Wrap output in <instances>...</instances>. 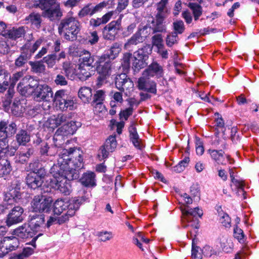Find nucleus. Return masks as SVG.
Listing matches in <instances>:
<instances>
[{"instance_id": "f257e3e1", "label": "nucleus", "mask_w": 259, "mask_h": 259, "mask_svg": "<svg viewBox=\"0 0 259 259\" xmlns=\"http://www.w3.org/2000/svg\"><path fill=\"white\" fill-rule=\"evenodd\" d=\"M82 161L78 150L63 149L59 155L57 163L50 169L53 176L50 180V186L65 195H69L71 192L69 181L78 178V169L83 166Z\"/></svg>"}, {"instance_id": "f03ea898", "label": "nucleus", "mask_w": 259, "mask_h": 259, "mask_svg": "<svg viewBox=\"0 0 259 259\" xmlns=\"http://www.w3.org/2000/svg\"><path fill=\"white\" fill-rule=\"evenodd\" d=\"M79 21L75 17L67 16L60 22L58 31L59 34H63L65 39L73 41L77 38L78 33L80 30Z\"/></svg>"}, {"instance_id": "7ed1b4c3", "label": "nucleus", "mask_w": 259, "mask_h": 259, "mask_svg": "<svg viewBox=\"0 0 259 259\" xmlns=\"http://www.w3.org/2000/svg\"><path fill=\"white\" fill-rule=\"evenodd\" d=\"M182 224L184 228L190 227L189 230L191 236L196 233L198 229V220L197 217H201L203 215V211L199 207H197L193 209L188 206L182 210Z\"/></svg>"}, {"instance_id": "20e7f679", "label": "nucleus", "mask_w": 259, "mask_h": 259, "mask_svg": "<svg viewBox=\"0 0 259 259\" xmlns=\"http://www.w3.org/2000/svg\"><path fill=\"white\" fill-rule=\"evenodd\" d=\"M37 8L42 11L43 17L52 21L58 19L63 15L60 3L57 0H40Z\"/></svg>"}, {"instance_id": "39448f33", "label": "nucleus", "mask_w": 259, "mask_h": 259, "mask_svg": "<svg viewBox=\"0 0 259 259\" xmlns=\"http://www.w3.org/2000/svg\"><path fill=\"white\" fill-rule=\"evenodd\" d=\"M53 100L56 107L62 111L72 110L74 108V97L64 90L57 91Z\"/></svg>"}, {"instance_id": "423d86ee", "label": "nucleus", "mask_w": 259, "mask_h": 259, "mask_svg": "<svg viewBox=\"0 0 259 259\" xmlns=\"http://www.w3.org/2000/svg\"><path fill=\"white\" fill-rule=\"evenodd\" d=\"M7 232L6 228L0 226V257H3L9 251L15 250L19 246V241L16 237H4Z\"/></svg>"}, {"instance_id": "0eeeda50", "label": "nucleus", "mask_w": 259, "mask_h": 259, "mask_svg": "<svg viewBox=\"0 0 259 259\" xmlns=\"http://www.w3.org/2000/svg\"><path fill=\"white\" fill-rule=\"evenodd\" d=\"M81 126L79 122L72 120L68 121L67 124H65L59 128L55 133L53 139L56 146L60 145L61 143L57 142L63 139V136L67 135H73L79 127Z\"/></svg>"}, {"instance_id": "6e6552de", "label": "nucleus", "mask_w": 259, "mask_h": 259, "mask_svg": "<svg viewBox=\"0 0 259 259\" xmlns=\"http://www.w3.org/2000/svg\"><path fill=\"white\" fill-rule=\"evenodd\" d=\"M53 200L42 195L34 196L31 203L33 211L48 213L51 211Z\"/></svg>"}, {"instance_id": "1a4fd4ad", "label": "nucleus", "mask_w": 259, "mask_h": 259, "mask_svg": "<svg viewBox=\"0 0 259 259\" xmlns=\"http://www.w3.org/2000/svg\"><path fill=\"white\" fill-rule=\"evenodd\" d=\"M86 201L84 197H74L70 199L67 203L66 212L58 219L59 224H62L68 220L69 218L74 215L76 211L78 209L80 205Z\"/></svg>"}, {"instance_id": "9d476101", "label": "nucleus", "mask_w": 259, "mask_h": 259, "mask_svg": "<svg viewBox=\"0 0 259 259\" xmlns=\"http://www.w3.org/2000/svg\"><path fill=\"white\" fill-rule=\"evenodd\" d=\"M96 63L97 70L99 74L98 79L100 83H102L107 77L111 75V61L105 59V56H101L98 57Z\"/></svg>"}, {"instance_id": "9b49d317", "label": "nucleus", "mask_w": 259, "mask_h": 259, "mask_svg": "<svg viewBox=\"0 0 259 259\" xmlns=\"http://www.w3.org/2000/svg\"><path fill=\"white\" fill-rule=\"evenodd\" d=\"M8 151V146L5 141H0V176L2 177L9 175L12 169L10 161L5 156L1 155Z\"/></svg>"}, {"instance_id": "f8f14e48", "label": "nucleus", "mask_w": 259, "mask_h": 259, "mask_svg": "<svg viewBox=\"0 0 259 259\" xmlns=\"http://www.w3.org/2000/svg\"><path fill=\"white\" fill-rule=\"evenodd\" d=\"M121 28V18L116 21H112L106 25L103 30V36L104 39L114 40Z\"/></svg>"}, {"instance_id": "ddd939ff", "label": "nucleus", "mask_w": 259, "mask_h": 259, "mask_svg": "<svg viewBox=\"0 0 259 259\" xmlns=\"http://www.w3.org/2000/svg\"><path fill=\"white\" fill-rule=\"evenodd\" d=\"M117 146L115 136H110L106 140L104 145L99 150L98 156L100 160L108 157L110 153L113 152Z\"/></svg>"}, {"instance_id": "4468645a", "label": "nucleus", "mask_w": 259, "mask_h": 259, "mask_svg": "<svg viewBox=\"0 0 259 259\" xmlns=\"http://www.w3.org/2000/svg\"><path fill=\"white\" fill-rule=\"evenodd\" d=\"M34 98L36 101H49L53 96L52 89L47 84H41L35 89Z\"/></svg>"}, {"instance_id": "2eb2a0df", "label": "nucleus", "mask_w": 259, "mask_h": 259, "mask_svg": "<svg viewBox=\"0 0 259 259\" xmlns=\"http://www.w3.org/2000/svg\"><path fill=\"white\" fill-rule=\"evenodd\" d=\"M108 2H103L96 6L89 4L83 7L78 12V16L81 18L86 16H92L95 13L100 12L104 8L107 6Z\"/></svg>"}, {"instance_id": "dca6fc26", "label": "nucleus", "mask_w": 259, "mask_h": 259, "mask_svg": "<svg viewBox=\"0 0 259 259\" xmlns=\"http://www.w3.org/2000/svg\"><path fill=\"white\" fill-rule=\"evenodd\" d=\"M23 209L20 206L14 207L7 215L6 223L8 227L21 222L24 219Z\"/></svg>"}, {"instance_id": "f3484780", "label": "nucleus", "mask_w": 259, "mask_h": 259, "mask_svg": "<svg viewBox=\"0 0 259 259\" xmlns=\"http://www.w3.org/2000/svg\"><path fill=\"white\" fill-rule=\"evenodd\" d=\"M115 84L117 89L123 92L130 90L134 87L133 81L125 73L118 74L116 76Z\"/></svg>"}, {"instance_id": "a211bd4d", "label": "nucleus", "mask_w": 259, "mask_h": 259, "mask_svg": "<svg viewBox=\"0 0 259 259\" xmlns=\"http://www.w3.org/2000/svg\"><path fill=\"white\" fill-rule=\"evenodd\" d=\"M138 87L140 90L156 94L157 93L156 84L149 78L142 76L138 80Z\"/></svg>"}, {"instance_id": "6ab92c4d", "label": "nucleus", "mask_w": 259, "mask_h": 259, "mask_svg": "<svg viewBox=\"0 0 259 259\" xmlns=\"http://www.w3.org/2000/svg\"><path fill=\"white\" fill-rule=\"evenodd\" d=\"M16 124L14 122H11L8 125L6 122L1 121L0 122V137L2 138L0 141H5L6 145L9 149L7 138L9 136H12L16 132Z\"/></svg>"}, {"instance_id": "aec40b11", "label": "nucleus", "mask_w": 259, "mask_h": 259, "mask_svg": "<svg viewBox=\"0 0 259 259\" xmlns=\"http://www.w3.org/2000/svg\"><path fill=\"white\" fill-rule=\"evenodd\" d=\"M208 153L210 154L212 159L219 164L226 165L225 158L230 164H233L234 162V160L230 157V155H225L223 149L220 150L209 149Z\"/></svg>"}, {"instance_id": "412c9836", "label": "nucleus", "mask_w": 259, "mask_h": 259, "mask_svg": "<svg viewBox=\"0 0 259 259\" xmlns=\"http://www.w3.org/2000/svg\"><path fill=\"white\" fill-rule=\"evenodd\" d=\"M28 225L33 232L41 231L42 229L46 226L44 214H34L30 216Z\"/></svg>"}, {"instance_id": "4be33fe9", "label": "nucleus", "mask_w": 259, "mask_h": 259, "mask_svg": "<svg viewBox=\"0 0 259 259\" xmlns=\"http://www.w3.org/2000/svg\"><path fill=\"white\" fill-rule=\"evenodd\" d=\"M46 176H41L34 172H29L26 178L27 186L33 189L40 187Z\"/></svg>"}, {"instance_id": "5701e85b", "label": "nucleus", "mask_w": 259, "mask_h": 259, "mask_svg": "<svg viewBox=\"0 0 259 259\" xmlns=\"http://www.w3.org/2000/svg\"><path fill=\"white\" fill-rule=\"evenodd\" d=\"M148 56L143 49H140L134 53L133 58L134 61L133 62V66L137 69L144 67L145 61Z\"/></svg>"}, {"instance_id": "b1692460", "label": "nucleus", "mask_w": 259, "mask_h": 259, "mask_svg": "<svg viewBox=\"0 0 259 259\" xmlns=\"http://www.w3.org/2000/svg\"><path fill=\"white\" fill-rule=\"evenodd\" d=\"M144 75L151 77L156 76L157 78L161 77L163 75V67L157 62H153L145 70Z\"/></svg>"}, {"instance_id": "393cba45", "label": "nucleus", "mask_w": 259, "mask_h": 259, "mask_svg": "<svg viewBox=\"0 0 259 259\" xmlns=\"http://www.w3.org/2000/svg\"><path fill=\"white\" fill-rule=\"evenodd\" d=\"M25 33V29L24 26L19 27H13L7 29L5 37L13 40L17 39L24 36Z\"/></svg>"}, {"instance_id": "a878e982", "label": "nucleus", "mask_w": 259, "mask_h": 259, "mask_svg": "<svg viewBox=\"0 0 259 259\" xmlns=\"http://www.w3.org/2000/svg\"><path fill=\"white\" fill-rule=\"evenodd\" d=\"M32 229L28 225L25 224L13 231V234L17 237L25 239L29 237H32L33 232Z\"/></svg>"}, {"instance_id": "bb28decb", "label": "nucleus", "mask_w": 259, "mask_h": 259, "mask_svg": "<svg viewBox=\"0 0 259 259\" xmlns=\"http://www.w3.org/2000/svg\"><path fill=\"white\" fill-rule=\"evenodd\" d=\"M24 23L30 24L36 28H39L42 21L40 14L35 12L31 13L24 19Z\"/></svg>"}, {"instance_id": "cd10ccee", "label": "nucleus", "mask_w": 259, "mask_h": 259, "mask_svg": "<svg viewBox=\"0 0 259 259\" xmlns=\"http://www.w3.org/2000/svg\"><path fill=\"white\" fill-rule=\"evenodd\" d=\"M20 188L18 187H11L5 194L4 199L8 201L9 204H13L15 202H16L17 199H20Z\"/></svg>"}, {"instance_id": "c85d7f7f", "label": "nucleus", "mask_w": 259, "mask_h": 259, "mask_svg": "<svg viewBox=\"0 0 259 259\" xmlns=\"http://www.w3.org/2000/svg\"><path fill=\"white\" fill-rule=\"evenodd\" d=\"M77 65L70 62H65L63 64V69L64 71L66 76L71 79L74 78V76H77Z\"/></svg>"}, {"instance_id": "c756f323", "label": "nucleus", "mask_w": 259, "mask_h": 259, "mask_svg": "<svg viewBox=\"0 0 259 259\" xmlns=\"http://www.w3.org/2000/svg\"><path fill=\"white\" fill-rule=\"evenodd\" d=\"M93 67L88 66L82 64L79 65L77 69V76L81 80H85L90 77L91 75L92 70Z\"/></svg>"}, {"instance_id": "7c9ffc66", "label": "nucleus", "mask_w": 259, "mask_h": 259, "mask_svg": "<svg viewBox=\"0 0 259 259\" xmlns=\"http://www.w3.org/2000/svg\"><path fill=\"white\" fill-rule=\"evenodd\" d=\"M128 130L130 140L134 146L138 149H141L142 148L141 140L139 138L136 127L133 125H131L130 126Z\"/></svg>"}, {"instance_id": "2f4dec72", "label": "nucleus", "mask_w": 259, "mask_h": 259, "mask_svg": "<svg viewBox=\"0 0 259 259\" xmlns=\"http://www.w3.org/2000/svg\"><path fill=\"white\" fill-rule=\"evenodd\" d=\"M81 183L85 187H94L96 185L95 174L93 172L84 173L80 179Z\"/></svg>"}, {"instance_id": "473e14b6", "label": "nucleus", "mask_w": 259, "mask_h": 259, "mask_svg": "<svg viewBox=\"0 0 259 259\" xmlns=\"http://www.w3.org/2000/svg\"><path fill=\"white\" fill-rule=\"evenodd\" d=\"M79 61L80 62V64L85 65L86 67H93L96 64L94 63V56H91V53L87 51H83L82 55L80 56Z\"/></svg>"}, {"instance_id": "72a5a7b5", "label": "nucleus", "mask_w": 259, "mask_h": 259, "mask_svg": "<svg viewBox=\"0 0 259 259\" xmlns=\"http://www.w3.org/2000/svg\"><path fill=\"white\" fill-rule=\"evenodd\" d=\"M143 37L137 31L125 43L124 48L125 50H131L134 46L143 42Z\"/></svg>"}, {"instance_id": "f704fd0d", "label": "nucleus", "mask_w": 259, "mask_h": 259, "mask_svg": "<svg viewBox=\"0 0 259 259\" xmlns=\"http://www.w3.org/2000/svg\"><path fill=\"white\" fill-rule=\"evenodd\" d=\"M78 97L84 103H89L92 97V89L89 87H81L78 91Z\"/></svg>"}, {"instance_id": "c9c22d12", "label": "nucleus", "mask_w": 259, "mask_h": 259, "mask_svg": "<svg viewBox=\"0 0 259 259\" xmlns=\"http://www.w3.org/2000/svg\"><path fill=\"white\" fill-rule=\"evenodd\" d=\"M120 51L121 48L119 44L114 43L107 52V54H104L102 56H105V59L111 61V60H114L116 58Z\"/></svg>"}, {"instance_id": "e433bc0d", "label": "nucleus", "mask_w": 259, "mask_h": 259, "mask_svg": "<svg viewBox=\"0 0 259 259\" xmlns=\"http://www.w3.org/2000/svg\"><path fill=\"white\" fill-rule=\"evenodd\" d=\"M30 172H34L41 176H46L47 171L42 164L37 160L29 164Z\"/></svg>"}, {"instance_id": "4c0bfd02", "label": "nucleus", "mask_w": 259, "mask_h": 259, "mask_svg": "<svg viewBox=\"0 0 259 259\" xmlns=\"http://www.w3.org/2000/svg\"><path fill=\"white\" fill-rule=\"evenodd\" d=\"M67 203L64 202L62 199H58L56 200L53 205V210L55 214L60 215L64 211L66 212L67 209Z\"/></svg>"}, {"instance_id": "58836bf2", "label": "nucleus", "mask_w": 259, "mask_h": 259, "mask_svg": "<svg viewBox=\"0 0 259 259\" xmlns=\"http://www.w3.org/2000/svg\"><path fill=\"white\" fill-rule=\"evenodd\" d=\"M30 54H28L24 50L20 55L16 59L15 65L17 67H21L24 66L27 61L30 58Z\"/></svg>"}, {"instance_id": "ea45409f", "label": "nucleus", "mask_w": 259, "mask_h": 259, "mask_svg": "<svg viewBox=\"0 0 259 259\" xmlns=\"http://www.w3.org/2000/svg\"><path fill=\"white\" fill-rule=\"evenodd\" d=\"M16 140L19 145H25L30 141V136L25 130H21L16 135Z\"/></svg>"}, {"instance_id": "a19ab883", "label": "nucleus", "mask_w": 259, "mask_h": 259, "mask_svg": "<svg viewBox=\"0 0 259 259\" xmlns=\"http://www.w3.org/2000/svg\"><path fill=\"white\" fill-rule=\"evenodd\" d=\"M42 42V39H37L32 46L29 42H27L24 46V50L28 52V54L31 56L32 54L38 48Z\"/></svg>"}, {"instance_id": "79ce46f5", "label": "nucleus", "mask_w": 259, "mask_h": 259, "mask_svg": "<svg viewBox=\"0 0 259 259\" xmlns=\"http://www.w3.org/2000/svg\"><path fill=\"white\" fill-rule=\"evenodd\" d=\"M72 117L71 113H60L56 116L58 126L67 124L68 121L71 120Z\"/></svg>"}, {"instance_id": "37998d69", "label": "nucleus", "mask_w": 259, "mask_h": 259, "mask_svg": "<svg viewBox=\"0 0 259 259\" xmlns=\"http://www.w3.org/2000/svg\"><path fill=\"white\" fill-rule=\"evenodd\" d=\"M17 90L22 95L26 96L34 92V90L28 85V83L20 84V82L18 84Z\"/></svg>"}, {"instance_id": "c03bdc74", "label": "nucleus", "mask_w": 259, "mask_h": 259, "mask_svg": "<svg viewBox=\"0 0 259 259\" xmlns=\"http://www.w3.org/2000/svg\"><path fill=\"white\" fill-rule=\"evenodd\" d=\"M203 254L206 257H211L212 256H218L219 255L220 251L219 249L209 245H206L202 249Z\"/></svg>"}, {"instance_id": "a18cd8bd", "label": "nucleus", "mask_w": 259, "mask_h": 259, "mask_svg": "<svg viewBox=\"0 0 259 259\" xmlns=\"http://www.w3.org/2000/svg\"><path fill=\"white\" fill-rule=\"evenodd\" d=\"M28 83V85L32 88L34 90L40 84H38V82L37 80L35 79L32 76L30 75H26L24 76L20 80V84L23 83Z\"/></svg>"}, {"instance_id": "49530a36", "label": "nucleus", "mask_w": 259, "mask_h": 259, "mask_svg": "<svg viewBox=\"0 0 259 259\" xmlns=\"http://www.w3.org/2000/svg\"><path fill=\"white\" fill-rule=\"evenodd\" d=\"M189 7L192 10L194 20L197 21L202 13L201 7L198 4L190 3Z\"/></svg>"}, {"instance_id": "de8ad7c7", "label": "nucleus", "mask_w": 259, "mask_h": 259, "mask_svg": "<svg viewBox=\"0 0 259 259\" xmlns=\"http://www.w3.org/2000/svg\"><path fill=\"white\" fill-rule=\"evenodd\" d=\"M32 71L35 73H41L45 71V65L40 61L29 62Z\"/></svg>"}, {"instance_id": "09e8293b", "label": "nucleus", "mask_w": 259, "mask_h": 259, "mask_svg": "<svg viewBox=\"0 0 259 259\" xmlns=\"http://www.w3.org/2000/svg\"><path fill=\"white\" fill-rule=\"evenodd\" d=\"M179 38L176 33L171 32L167 34L166 38V44L168 47H171L178 43Z\"/></svg>"}, {"instance_id": "8fccbe9b", "label": "nucleus", "mask_w": 259, "mask_h": 259, "mask_svg": "<svg viewBox=\"0 0 259 259\" xmlns=\"http://www.w3.org/2000/svg\"><path fill=\"white\" fill-rule=\"evenodd\" d=\"M24 76V72L23 71L17 72L13 74L12 76H10V84L11 89H13L16 82L20 79H22Z\"/></svg>"}, {"instance_id": "3c124183", "label": "nucleus", "mask_w": 259, "mask_h": 259, "mask_svg": "<svg viewBox=\"0 0 259 259\" xmlns=\"http://www.w3.org/2000/svg\"><path fill=\"white\" fill-rule=\"evenodd\" d=\"M43 62L47 64L49 68H53L56 64L57 55L55 54H50L44 57Z\"/></svg>"}, {"instance_id": "603ef678", "label": "nucleus", "mask_w": 259, "mask_h": 259, "mask_svg": "<svg viewBox=\"0 0 259 259\" xmlns=\"http://www.w3.org/2000/svg\"><path fill=\"white\" fill-rule=\"evenodd\" d=\"M189 161V157H185L183 160H181L178 164L174 167V170L177 172L183 171L185 167L187 166Z\"/></svg>"}, {"instance_id": "864d4df0", "label": "nucleus", "mask_w": 259, "mask_h": 259, "mask_svg": "<svg viewBox=\"0 0 259 259\" xmlns=\"http://www.w3.org/2000/svg\"><path fill=\"white\" fill-rule=\"evenodd\" d=\"M152 30L153 31V29L150 26L145 25L142 27H139L137 32H139V34L143 37V40L144 41L145 38L151 33Z\"/></svg>"}, {"instance_id": "5fc2aeb1", "label": "nucleus", "mask_w": 259, "mask_h": 259, "mask_svg": "<svg viewBox=\"0 0 259 259\" xmlns=\"http://www.w3.org/2000/svg\"><path fill=\"white\" fill-rule=\"evenodd\" d=\"M173 27L174 31L172 32L176 33L177 35L183 33L185 29L184 23L182 20H179L174 22Z\"/></svg>"}, {"instance_id": "6e6d98bb", "label": "nucleus", "mask_w": 259, "mask_h": 259, "mask_svg": "<svg viewBox=\"0 0 259 259\" xmlns=\"http://www.w3.org/2000/svg\"><path fill=\"white\" fill-rule=\"evenodd\" d=\"M131 61L132 63L134 61L132 54L130 53L124 54L121 63L122 67L125 69L129 68Z\"/></svg>"}, {"instance_id": "4d7b16f0", "label": "nucleus", "mask_w": 259, "mask_h": 259, "mask_svg": "<svg viewBox=\"0 0 259 259\" xmlns=\"http://www.w3.org/2000/svg\"><path fill=\"white\" fill-rule=\"evenodd\" d=\"M105 97V92L103 90L97 91L93 97L92 104L102 103Z\"/></svg>"}, {"instance_id": "13d9d810", "label": "nucleus", "mask_w": 259, "mask_h": 259, "mask_svg": "<svg viewBox=\"0 0 259 259\" xmlns=\"http://www.w3.org/2000/svg\"><path fill=\"white\" fill-rule=\"evenodd\" d=\"M14 94V90L12 89H9L7 94L5 95V99L3 101V106L5 108H7L9 106L11 103L12 99L13 97Z\"/></svg>"}, {"instance_id": "bf43d9fd", "label": "nucleus", "mask_w": 259, "mask_h": 259, "mask_svg": "<svg viewBox=\"0 0 259 259\" xmlns=\"http://www.w3.org/2000/svg\"><path fill=\"white\" fill-rule=\"evenodd\" d=\"M220 218V223L225 227L230 228L231 226V218L229 215L225 212H222Z\"/></svg>"}, {"instance_id": "052dcab7", "label": "nucleus", "mask_w": 259, "mask_h": 259, "mask_svg": "<svg viewBox=\"0 0 259 259\" xmlns=\"http://www.w3.org/2000/svg\"><path fill=\"white\" fill-rule=\"evenodd\" d=\"M45 126L51 130H54L58 126L56 115L50 117L45 123Z\"/></svg>"}, {"instance_id": "680f3d73", "label": "nucleus", "mask_w": 259, "mask_h": 259, "mask_svg": "<svg viewBox=\"0 0 259 259\" xmlns=\"http://www.w3.org/2000/svg\"><path fill=\"white\" fill-rule=\"evenodd\" d=\"M87 39L88 42L91 45L97 44L99 40L97 32L96 31H90L88 36Z\"/></svg>"}, {"instance_id": "e2e57ef3", "label": "nucleus", "mask_w": 259, "mask_h": 259, "mask_svg": "<svg viewBox=\"0 0 259 259\" xmlns=\"http://www.w3.org/2000/svg\"><path fill=\"white\" fill-rule=\"evenodd\" d=\"M162 42L163 39L161 34H156L152 37V44L156 46L158 49L163 48L164 45Z\"/></svg>"}, {"instance_id": "0e129e2a", "label": "nucleus", "mask_w": 259, "mask_h": 259, "mask_svg": "<svg viewBox=\"0 0 259 259\" xmlns=\"http://www.w3.org/2000/svg\"><path fill=\"white\" fill-rule=\"evenodd\" d=\"M215 138L213 141V144L216 146L219 147L223 149H225L227 148V144L225 140L221 139L218 137V133H215Z\"/></svg>"}, {"instance_id": "69168bd1", "label": "nucleus", "mask_w": 259, "mask_h": 259, "mask_svg": "<svg viewBox=\"0 0 259 259\" xmlns=\"http://www.w3.org/2000/svg\"><path fill=\"white\" fill-rule=\"evenodd\" d=\"M10 73L5 70H0V82L2 83L5 84L6 82H10Z\"/></svg>"}, {"instance_id": "338daca9", "label": "nucleus", "mask_w": 259, "mask_h": 259, "mask_svg": "<svg viewBox=\"0 0 259 259\" xmlns=\"http://www.w3.org/2000/svg\"><path fill=\"white\" fill-rule=\"evenodd\" d=\"M12 113L17 116L20 115L22 113V106L19 102H14L12 106Z\"/></svg>"}, {"instance_id": "774afa93", "label": "nucleus", "mask_w": 259, "mask_h": 259, "mask_svg": "<svg viewBox=\"0 0 259 259\" xmlns=\"http://www.w3.org/2000/svg\"><path fill=\"white\" fill-rule=\"evenodd\" d=\"M98 236L101 241L104 242L109 240L112 238V234L108 232H100L98 234Z\"/></svg>"}]
</instances>
